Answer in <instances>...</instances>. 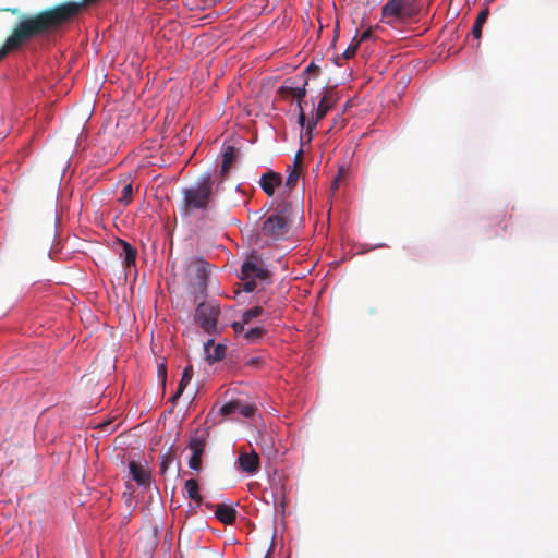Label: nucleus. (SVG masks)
<instances>
[{"label":"nucleus","mask_w":558,"mask_h":558,"mask_svg":"<svg viewBox=\"0 0 558 558\" xmlns=\"http://www.w3.org/2000/svg\"><path fill=\"white\" fill-rule=\"evenodd\" d=\"M246 325V323H243V319H241V322H234L232 323V328L233 330L236 332V333H243L246 331L244 326Z\"/></svg>","instance_id":"72a5a7b5"},{"label":"nucleus","mask_w":558,"mask_h":558,"mask_svg":"<svg viewBox=\"0 0 558 558\" xmlns=\"http://www.w3.org/2000/svg\"><path fill=\"white\" fill-rule=\"evenodd\" d=\"M191 457L189 459L190 469L199 472L202 470V456L205 450V440L203 438H193L189 444Z\"/></svg>","instance_id":"9d476101"},{"label":"nucleus","mask_w":558,"mask_h":558,"mask_svg":"<svg viewBox=\"0 0 558 558\" xmlns=\"http://www.w3.org/2000/svg\"><path fill=\"white\" fill-rule=\"evenodd\" d=\"M130 473L132 478L141 486H148L150 484V472L141 463L130 461Z\"/></svg>","instance_id":"ddd939ff"},{"label":"nucleus","mask_w":558,"mask_h":558,"mask_svg":"<svg viewBox=\"0 0 558 558\" xmlns=\"http://www.w3.org/2000/svg\"><path fill=\"white\" fill-rule=\"evenodd\" d=\"M339 100L338 93L331 87L327 88L318 102L316 108L315 118H312L306 123V133L308 134V141L312 140V132L316 129L318 121L323 120L327 112L337 104Z\"/></svg>","instance_id":"6e6552de"},{"label":"nucleus","mask_w":558,"mask_h":558,"mask_svg":"<svg viewBox=\"0 0 558 558\" xmlns=\"http://www.w3.org/2000/svg\"><path fill=\"white\" fill-rule=\"evenodd\" d=\"M264 363L260 356H253L245 361V365L252 368H258Z\"/></svg>","instance_id":"c756f323"},{"label":"nucleus","mask_w":558,"mask_h":558,"mask_svg":"<svg viewBox=\"0 0 558 558\" xmlns=\"http://www.w3.org/2000/svg\"><path fill=\"white\" fill-rule=\"evenodd\" d=\"M192 156H190L187 159L184 160V167L190 162Z\"/></svg>","instance_id":"a18cd8bd"},{"label":"nucleus","mask_w":558,"mask_h":558,"mask_svg":"<svg viewBox=\"0 0 558 558\" xmlns=\"http://www.w3.org/2000/svg\"><path fill=\"white\" fill-rule=\"evenodd\" d=\"M239 408H240V401H230L221 407L220 413L222 415H231V414L238 413Z\"/></svg>","instance_id":"393cba45"},{"label":"nucleus","mask_w":558,"mask_h":558,"mask_svg":"<svg viewBox=\"0 0 558 558\" xmlns=\"http://www.w3.org/2000/svg\"><path fill=\"white\" fill-rule=\"evenodd\" d=\"M302 162H303V150L300 149L295 156H294V159H293V169H298L300 170L301 169V166H302Z\"/></svg>","instance_id":"2f4dec72"},{"label":"nucleus","mask_w":558,"mask_h":558,"mask_svg":"<svg viewBox=\"0 0 558 558\" xmlns=\"http://www.w3.org/2000/svg\"><path fill=\"white\" fill-rule=\"evenodd\" d=\"M244 282L243 290L245 292H253L256 288V282L254 279H242Z\"/></svg>","instance_id":"473e14b6"},{"label":"nucleus","mask_w":558,"mask_h":558,"mask_svg":"<svg viewBox=\"0 0 558 558\" xmlns=\"http://www.w3.org/2000/svg\"><path fill=\"white\" fill-rule=\"evenodd\" d=\"M74 4H60L34 16L22 19L8 38L9 48H19L28 39L57 31L73 20Z\"/></svg>","instance_id":"f257e3e1"},{"label":"nucleus","mask_w":558,"mask_h":558,"mask_svg":"<svg viewBox=\"0 0 558 558\" xmlns=\"http://www.w3.org/2000/svg\"><path fill=\"white\" fill-rule=\"evenodd\" d=\"M359 46H360L359 43H356L355 38H353L351 45L343 52V58L348 60V59H351L352 57H354Z\"/></svg>","instance_id":"c85d7f7f"},{"label":"nucleus","mask_w":558,"mask_h":558,"mask_svg":"<svg viewBox=\"0 0 558 558\" xmlns=\"http://www.w3.org/2000/svg\"><path fill=\"white\" fill-rule=\"evenodd\" d=\"M215 515L223 524H233L236 520V510L231 506L219 504L216 506Z\"/></svg>","instance_id":"f3484780"},{"label":"nucleus","mask_w":558,"mask_h":558,"mask_svg":"<svg viewBox=\"0 0 558 558\" xmlns=\"http://www.w3.org/2000/svg\"><path fill=\"white\" fill-rule=\"evenodd\" d=\"M118 245L121 247L119 255L121 258H123L124 266L126 268L135 266L136 256H137L136 250L124 240H119Z\"/></svg>","instance_id":"dca6fc26"},{"label":"nucleus","mask_w":558,"mask_h":558,"mask_svg":"<svg viewBox=\"0 0 558 558\" xmlns=\"http://www.w3.org/2000/svg\"><path fill=\"white\" fill-rule=\"evenodd\" d=\"M194 393H195V390H194V389H192V390H191V393H190L189 396H193Z\"/></svg>","instance_id":"de8ad7c7"},{"label":"nucleus","mask_w":558,"mask_h":558,"mask_svg":"<svg viewBox=\"0 0 558 558\" xmlns=\"http://www.w3.org/2000/svg\"><path fill=\"white\" fill-rule=\"evenodd\" d=\"M306 85L307 80H305L304 84L300 87L283 85L279 88L278 92L283 98L292 97L295 99L299 107L302 106V102L306 96Z\"/></svg>","instance_id":"4468645a"},{"label":"nucleus","mask_w":558,"mask_h":558,"mask_svg":"<svg viewBox=\"0 0 558 558\" xmlns=\"http://www.w3.org/2000/svg\"><path fill=\"white\" fill-rule=\"evenodd\" d=\"M489 16V9L488 7L483 8L480 13L477 14L473 27H472V35L474 38L480 39L482 36V27L485 24Z\"/></svg>","instance_id":"a211bd4d"},{"label":"nucleus","mask_w":558,"mask_h":558,"mask_svg":"<svg viewBox=\"0 0 558 558\" xmlns=\"http://www.w3.org/2000/svg\"><path fill=\"white\" fill-rule=\"evenodd\" d=\"M168 400H169L171 403H173V404H174V392H173V391H171V392H170V396H169Z\"/></svg>","instance_id":"37998d69"},{"label":"nucleus","mask_w":558,"mask_h":558,"mask_svg":"<svg viewBox=\"0 0 558 558\" xmlns=\"http://www.w3.org/2000/svg\"><path fill=\"white\" fill-rule=\"evenodd\" d=\"M270 555H271V548H269V549H268V551H267V554H266L265 558H269V557H270Z\"/></svg>","instance_id":"c03bdc74"},{"label":"nucleus","mask_w":558,"mask_h":558,"mask_svg":"<svg viewBox=\"0 0 558 558\" xmlns=\"http://www.w3.org/2000/svg\"><path fill=\"white\" fill-rule=\"evenodd\" d=\"M290 205L278 206L263 222L262 233L271 239L284 238L289 232L288 215Z\"/></svg>","instance_id":"423d86ee"},{"label":"nucleus","mask_w":558,"mask_h":558,"mask_svg":"<svg viewBox=\"0 0 558 558\" xmlns=\"http://www.w3.org/2000/svg\"><path fill=\"white\" fill-rule=\"evenodd\" d=\"M220 315V306L215 300L201 302L195 308V322L206 332H217L218 317Z\"/></svg>","instance_id":"0eeeda50"},{"label":"nucleus","mask_w":558,"mask_h":558,"mask_svg":"<svg viewBox=\"0 0 558 558\" xmlns=\"http://www.w3.org/2000/svg\"><path fill=\"white\" fill-rule=\"evenodd\" d=\"M14 49L15 48L8 47V40H7L4 47L0 49V60H2L10 50H14Z\"/></svg>","instance_id":"4c0bfd02"},{"label":"nucleus","mask_w":558,"mask_h":558,"mask_svg":"<svg viewBox=\"0 0 558 558\" xmlns=\"http://www.w3.org/2000/svg\"><path fill=\"white\" fill-rule=\"evenodd\" d=\"M132 198H133L132 183L131 182L128 183L126 180H124V186L121 191V196L119 197L118 202L123 206H128L132 202Z\"/></svg>","instance_id":"4be33fe9"},{"label":"nucleus","mask_w":558,"mask_h":558,"mask_svg":"<svg viewBox=\"0 0 558 558\" xmlns=\"http://www.w3.org/2000/svg\"><path fill=\"white\" fill-rule=\"evenodd\" d=\"M163 228H165V231H166V240H167V241H168V243H169V255H171V253H172V246H173V238H172V229H171V227H170V221H169V220H167V221L165 222Z\"/></svg>","instance_id":"cd10ccee"},{"label":"nucleus","mask_w":558,"mask_h":558,"mask_svg":"<svg viewBox=\"0 0 558 558\" xmlns=\"http://www.w3.org/2000/svg\"><path fill=\"white\" fill-rule=\"evenodd\" d=\"M256 408L251 404H243L240 402V408L238 409V413H240L244 417H251L255 413Z\"/></svg>","instance_id":"bb28decb"},{"label":"nucleus","mask_w":558,"mask_h":558,"mask_svg":"<svg viewBox=\"0 0 558 558\" xmlns=\"http://www.w3.org/2000/svg\"><path fill=\"white\" fill-rule=\"evenodd\" d=\"M269 276V271L264 268L257 258L252 256L246 259L241 267V279H260L266 280Z\"/></svg>","instance_id":"1a4fd4ad"},{"label":"nucleus","mask_w":558,"mask_h":558,"mask_svg":"<svg viewBox=\"0 0 558 558\" xmlns=\"http://www.w3.org/2000/svg\"><path fill=\"white\" fill-rule=\"evenodd\" d=\"M234 159H235V150L232 146H228L222 154V163H221V170H220L222 177L227 175L232 163L234 162Z\"/></svg>","instance_id":"aec40b11"},{"label":"nucleus","mask_w":558,"mask_h":558,"mask_svg":"<svg viewBox=\"0 0 558 558\" xmlns=\"http://www.w3.org/2000/svg\"><path fill=\"white\" fill-rule=\"evenodd\" d=\"M265 335V329L263 327H255L246 330L244 332V338L250 342H255L259 340Z\"/></svg>","instance_id":"5701e85b"},{"label":"nucleus","mask_w":558,"mask_h":558,"mask_svg":"<svg viewBox=\"0 0 558 558\" xmlns=\"http://www.w3.org/2000/svg\"><path fill=\"white\" fill-rule=\"evenodd\" d=\"M193 377V368L192 366H186L183 371L179 388L177 389V399H179L180 395L185 390L187 385L191 383Z\"/></svg>","instance_id":"412c9836"},{"label":"nucleus","mask_w":558,"mask_h":558,"mask_svg":"<svg viewBox=\"0 0 558 558\" xmlns=\"http://www.w3.org/2000/svg\"><path fill=\"white\" fill-rule=\"evenodd\" d=\"M306 71L307 72H312V71H315V72H319V66L315 65L314 63H311L307 68H306Z\"/></svg>","instance_id":"ea45409f"},{"label":"nucleus","mask_w":558,"mask_h":558,"mask_svg":"<svg viewBox=\"0 0 558 558\" xmlns=\"http://www.w3.org/2000/svg\"><path fill=\"white\" fill-rule=\"evenodd\" d=\"M420 5L416 0H388L381 8L380 21L387 25H395L417 15Z\"/></svg>","instance_id":"7ed1b4c3"},{"label":"nucleus","mask_w":558,"mask_h":558,"mask_svg":"<svg viewBox=\"0 0 558 558\" xmlns=\"http://www.w3.org/2000/svg\"><path fill=\"white\" fill-rule=\"evenodd\" d=\"M281 182H282V178L279 173L274 172V171H268L260 177L259 184H260V187L263 189V191L268 196H272L275 193V189L277 186H279L281 184Z\"/></svg>","instance_id":"f8f14e48"},{"label":"nucleus","mask_w":558,"mask_h":558,"mask_svg":"<svg viewBox=\"0 0 558 558\" xmlns=\"http://www.w3.org/2000/svg\"><path fill=\"white\" fill-rule=\"evenodd\" d=\"M171 417V411L165 413L162 417L158 422V428L162 435L159 437L158 441L154 442V446L157 447L161 445L159 450V474L165 476L169 471L172 462L174 461V439L171 437V429L169 428L166 432V422ZM153 450H157L154 448Z\"/></svg>","instance_id":"39448f33"},{"label":"nucleus","mask_w":558,"mask_h":558,"mask_svg":"<svg viewBox=\"0 0 558 558\" xmlns=\"http://www.w3.org/2000/svg\"><path fill=\"white\" fill-rule=\"evenodd\" d=\"M239 466L242 472L254 474L259 470V457L255 451H242L238 458Z\"/></svg>","instance_id":"9b49d317"},{"label":"nucleus","mask_w":558,"mask_h":558,"mask_svg":"<svg viewBox=\"0 0 558 558\" xmlns=\"http://www.w3.org/2000/svg\"><path fill=\"white\" fill-rule=\"evenodd\" d=\"M173 495H174V487L172 488V492H171V499L173 498Z\"/></svg>","instance_id":"49530a36"},{"label":"nucleus","mask_w":558,"mask_h":558,"mask_svg":"<svg viewBox=\"0 0 558 558\" xmlns=\"http://www.w3.org/2000/svg\"><path fill=\"white\" fill-rule=\"evenodd\" d=\"M339 180H340V174L333 180L332 184H331V190L332 191H336L339 186Z\"/></svg>","instance_id":"a19ab883"},{"label":"nucleus","mask_w":558,"mask_h":558,"mask_svg":"<svg viewBox=\"0 0 558 558\" xmlns=\"http://www.w3.org/2000/svg\"><path fill=\"white\" fill-rule=\"evenodd\" d=\"M157 377L161 381L162 386H165L167 379V367L163 363L158 366Z\"/></svg>","instance_id":"7c9ffc66"},{"label":"nucleus","mask_w":558,"mask_h":558,"mask_svg":"<svg viewBox=\"0 0 558 558\" xmlns=\"http://www.w3.org/2000/svg\"><path fill=\"white\" fill-rule=\"evenodd\" d=\"M211 269L203 257H193L186 265V278L195 299L205 296Z\"/></svg>","instance_id":"20e7f679"},{"label":"nucleus","mask_w":558,"mask_h":558,"mask_svg":"<svg viewBox=\"0 0 558 558\" xmlns=\"http://www.w3.org/2000/svg\"><path fill=\"white\" fill-rule=\"evenodd\" d=\"M181 213L183 216H190L196 210L206 209L211 194L213 180L210 174H204L199 180L189 189H184Z\"/></svg>","instance_id":"f03ea898"},{"label":"nucleus","mask_w":558,"mask_h":558,"mask_svg":"<svg viewBox=\"0 0 558 558\" xmlns=\"http://www.w3.org/2000/svg\"><path fill=\"white\" fill-rule=\"evenodd\" d=\"M191 130H187V126H185L183 130H182V135L185 137L186 135H190L191 134Z\"/></svg>","instance_id":"79ce46f5"},{"label":"nucleus","mask_w":558,"mask_h":558,"mask_svg":"<svg viewBox=\"0 0 558 558\" xmlns=\"http://www.w3.org/2000/svg\"><path fill=\"white\" fill-rule=\"evenodd\" d=\"M263 312H264V310L262 306H255L253 308L245 311L242 314L243 323L248 324L253 318L260 316L263 314Z\"/></svg>","instance_id":"b1692460"},{"label":"nucleus","mask_w":558,"mask_h":558,"mask_svg":"<svg viewBox=\"0 0 558 558\" xmlns=\"http://www.w3.org/2000/svg\"><path fill=\"white\" fill-rule=\"evenodd\" d=\"M372 36H373V31H372V28H368L361 34L359 39L355 38V41L359 43V45H360L361 43L371 39Z\"/></svg>","instance_id":"f704fd0d"},{"label":"nucleus","mask_w":558,"mask_h":558,"mask_svg":"<svg viewBox=\"0 0 558 558\" xmlns=\"http://www.w3.org/2000/svg\"><path fill=\"white\" fill-rule=\"evenodd\" d=\"M204 350H205L206 359L210 363L219 362L226 355V345L214 344V340H208L207 342H205Z\"/></svg>","instance_id":"2eb2a0df"},{"label":"nucleus","mask_w":558,"mask_h":558,"mask_svg":"<svg viewBox=\"0 0 558 558\" xmlns=\"http://www.w3.org/2000/svg\"><path fill=\"white\" fill-rule=\"evenodd\" d=\"M299 177H300V170H298V169H292V170L289 172V174H288V177H287V179H286V186H287L288 189H290V190H291V189H293V187L296 185V182H298V180H299Z\"/></svg>","instance_id":"a878e982"},{"label":"nucleus","mask_w":558,"mask_h":558,"mask_svg":"<svg viewBox=\"0 0 558 558\" xmlns=\"http://www.w3.org/2000/svg\"><path fill=\"white\" fill-rule=\"evenodd\" d=\"M195 553L193 555H184L182 551H180V558H196L195 554L199 553V548L197 546L194 547Z\"/></svg>","instance_id":"58836bf2"},{"label":"nucleus","mask_w":558,"mask_h":558,"mask_svg":"<svg viewBox=\"0 0 558 558\" xmlns=\"http://www.w3.org/2000/svg\"><path fill=\"white\" fill-rule=\"evenodd\" d=\"M183 2L185 3V5L187 7L189 10H198V9L205 8V7H201L199 3L195 2V1L183 0Z\"/></svg>","instance_id":"e433bc0d"},{"label":"nucleus","mask_w":558,"mask_h":558,"mask_svg":"<svg viewBox=\"0 0 558 558\" xmlns=\"http://www.w3.org/2000/svg\"><path fill=\"white\" fill-rule=\"evenodd\" d=\"M184 490L186 492V495L191 500L195 501L198 506L202 504L199 486L196 480H187L184 484Z\"/></svg>","instance_id":"6ab92c4d"},{"label":"nucleus","mask_w":558,"mask_h":558,"mask_svg":"<svg viewBox=\"0 0 558 558\" xmlns=\"http://www.w3.org/2000/svg\"><path fill=\"white\" fill-rule=\"evenodd\" d=\"M299 117H298V122L299 124L304 128L305 126V122H306V116H305V112H304V109H303V106H299Z\"/></svg>","instance_id":"c9c22d12"}]
</instances>
